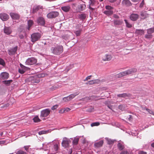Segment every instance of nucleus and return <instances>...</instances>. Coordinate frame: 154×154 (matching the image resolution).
Instances as JSON below:
<instances>
[{
  "label": "nucleus",
  "mask_w": 154,
  "mask_h": 154,
  "mask_svg": "<svg viewBox=\"0 0 154 154\" xmlns=\"http://www.w3.org/2000/svg\"><path fill=\"white\" fill-rule=\"evenodd\" d=\"M37 22L39 25H43L45 24V20L42 17H39L37 20Z\"/></svg>",
  "instance_id": "nucleus-20"
},
{
  "label": "nucleus",
  "mask_w": 154,
  "mask_h": 154,
  "mask_svg": "<svg viewBox=\"0 0 154 154\" xmlns=\"http://www.w3.org/2000/svg\"><path fill=\"white\" fill-rule=\"evenodd\" d=\"M113 16L115 18H118L119 17L116 14H114Z\"/></svg>",
  "instance_id": "nucleus-59"
},
{
  "label": "nucleus",
  "mask_w": 154,
  "mask_h": 154,
  "mask_svg": "<svg viewBox=\"0 0 154 154\" xmlns=\"http://www.w3.org/2000/svg\"><path fill=\"white\" fill-rule=\"evenodd\" d=\"M151 146L153 147H154V142L151 144Z\"/></svg>",
  "instance_id": "nucleus-64"
},
{
  "label": "nucleus",
  "mask_w": 154,
  "mask_h": 154,
  "mask_svg": "<svg viewBox=\"0 0 154 154\" xmlns=\"http://www.w3.org/2000/svg\"><path fill=\"white\" fill-rule=\"evenodd\" d=\"M40 82V80H37L35 82H34L35 83H38Z\"/></svg>",
  "instance_id": "nucleus-62"
},
{
  "label": "nucleus",
  "mask_w": 154,
  "mask_h": 154,
  "mask_svg": "<svg viewBox=\"0 0 154 154\" xmlns=\"http://www.w3.org/2000/svg\"><path fill=\"white\" fill-rule=\"evenodd\" d=\"M107 143L109 144H112L114 143V141L111 139H108L107 140Z\"/></svg>",
  "instance_id": "nucleus-49"
},
{
  "label": "nucleus",
  "mask_w": 154,
  "mask_h": 154,
  "mask_svg": "<svg viewBox=\"0 0 154 154\" xmlns=\"http://www.w3.org/2000/svg\"><path fill=\"white\" fill-rule=\"evenodd\" d=\"M123 22V21L122 20H115L114 21V24L115 25L119 26L121 25Z\"/></svg>",
  "instance_id": "nucleus-27"
},
{
  "label": "nucleus",
  "mask_w": 154,
  "mask_h": 154,
  "mask_svg": "<svg viewBox=\"0 0 154 154\" xmlns=\"http://www.w3.org/2000/svg\"><path fill=\"white\" fill-rule=\"evenodd\" d=\"M40 9H43V8L42 6L38 5L34 6L33 8V13H35L38 11Z\"/></svg>",
  "instance_id": "nucleus-22"
},
{
  "label": "nucleus",
  "mask_w": 154,
  "mask_h": 154,
  "mask_svg": "<svg viewBox=\"0 0 154 154\" xmlns=\"http://www.w3.org/2000/svg\"><path fill=\"white\" fill-rule=\"evenodd\" d=\"M105 8L107 10H112L113 9L112 7L109 5L106 6Z\"/></svg>",
  "instance_id": "nucleus-46"
},
{
  "label": "nucleus",
  "mask_w": 154,
  "mask_h": 154,
  "mask_svg": "<svg viewBox=\"0 0 154 154\" xmlns=\"http://www.w3.org/2000/svg\"><path fill=\"white\" fill-rule=\"evenodd\" d=\"M5 142L4 141H0V144H4Z\"/></svg>",
  "instance_id": "nucleus-60"
},
{
  "label": "nucleus",
  "mask_w": 154,
  "mask_h": 154,
  "mask_svg": "<svg viewBox=\"0 0 154 154\" xmlns=\"http://www.w3.org/2000/svg\"><path fill=\"white\" fill-rule=\"evenodd\" d=\"M137 69L135 68L131 69L120 72L116 75V77L120 78L126 75L134 74L137 72Z\"/></svg>",
  "instance_id": "nucleus-1"
},
{
  "label": "nucleus",
  "mask_w": 154,
  "mask_h": 154,
  "mask_svg": "<svg viewBox=\"0 0 154 154\" xmlns=\"http://www.w3.org/2000/svg\"><path fill=\"white\" fill-rule=\"evenodd\" d=\"M13 82V80H12L3 81L2 82V83L6 85V86H9L11 83Z\"/></svg>",
  "instance_id": "nucleus-25"
},
{
  "label": "nucleus",
  "mask_w": 154,
  "mask_h": 154,
  "mask_svg": "<svg viewBox=\"0 0 154 154\" xmlns=\"http://www.w3.org/2000/svg\"><path fill=\"white\" fill-rule=\"evenodd\" d=\"M91 3H90V6H92L94 5V3L93 2L91 1H90Z\"/></svg>",
  "instance_id": "nucleus-58"
},
{
  "label": "nucleus",
  "mask_w": 154,
  "mask_h": 154,
  "mask_svg": "<svg viewBox=\"0 0 154 154\" xmlns=\"http://www.w3.org/2000/svg\"><path fill=\"white\" fill-rule=\"evenodd\" d=\"M135 33L138 35H141L143 34H144V30L143 29H136L135 31Z\"/></svg>",
  "instance_id": "nucleus-29"
},
{
  "label": "nucleus",
  "mask_w": 154,
  "mask_h": 154,
  "mask_svg": "<svg viewBox=\"0 0 154 154\" xmlns=\"http://www.w3.org/2000/svg\"><path fill=\"white\" fill-rule=\"evenodd\" d=\"M63 100L64 102H67L70 101L69 99L68 96L63 98Z\"/></svg>",
  "instance_id": "nucleus-45"
},
{
  "label": "nucleus",
  "mask_w": 154,
  "mask_h": 154,
  "mask_svg": "<svg viewBox=\"0 0 154 154\" xmlns=\"http://www.w3.org/2000/svg\"><path fill=\"white\" fill-rule=\"evenodd\" d=\"M81 31V29H79L78 30L74 31V32L76 35V36H78L80 35Z\"/></svg>",
  "instance_id": "nucleus-39"
},
{
  "label": "nucleus",
  "mask_w": 154,
  "mask_h": 154,
  "mask_svg": "<svg viewBox=\"0 0 154 154\" xmlns=\"http://www.w3.org/2000/svg\"><path fill=\"white\" fill-rule=\"evenodd\" d=\"M87 16V14H82L79 16V18L80 19L83 20L85 19Z\"/></svg>",
  "instance_id": "nucleus-26"
},
{
  "label": "nucleus",
  "mask_w": 154,
  "mask_h": 154,
  "mask_svg": "<svg viewBox=\"0 0 154 154\" xmlns=\"http://www.w3.org/2000/svg\"><path fill=\"white\" fill-rule=\"evenodd\" d=\"M4 32L7 35L11 34L12 32V30L10 27L5 26L4 29Z\"/></svg>",
  "instance_id": "nucleus-17"
},
{
  "label": "nucleus",
  "mask_w": 154,
  "mask_h": 154,
  "mask_svg": "<svg viewBox=\"0 0 154 154\" xmlns=\"http://www.w3.org/2000/svg\"><path fill=\"white\" fill-rule=\"evenodd\" d=\"M146 110L150 114L154 116V112L152 110L148 108H146Z\"/></svg>",
  "instance_id": "nucleus-42"
},
{
  "label": "nucleus",
  "mask_w": 154,
  "mask_h": 154,
  "mask_svg": "<svg viewBox=\"0 0 154 154\" xmlns=\"http://www.w3.org/2000/svg\"><path fill=\"white\" fill-rule=\"evenodd\" d=\"M58 105H55L51 107V109L53 110L56 109L58 107Z\"/></svg>",
  "instance_id": "nucleus-50"
},
{
  "label": "nucleus",
  "mask_w": 154,
  "mask_h": 154,
  "mask_svg": "<svg viewBox=\"0 0 154 154\" xmlns=\"http://www.w3.org/2000/svg\"><path fill=\"white\" fill-rule=\"evenodd\" d=\"M144 4V1L143 0L142 1L141 3H140V7H142V6H143V5Z\"/></svg>",
  "instance_id": "nucleus-57"
},
{
  "label": "nucleus",
  "mask_w": 154,
  "mask_h": 154,
  "mask_svg": "<svg viewBox=\"0 0 154 154\" xmlns=\"http://www.w3.org/2000/svg\"><path fill=\"white\" fill-rule=\"evenodd\" d=\"M146 152L143 151H140L138 152V154H146Z\"/></svg>",
  "instance_id": "nucleus-52"
},
{
  "label": "nucleus",
  "mask_w": 154,
  "mask_h": 154,
  "mask_svg": "<svg viewBox=\"0 0 154 154\" xmlns=\"http://www.w3.org/2000/svg\"><path fill=\"white\" fill-rule=\"evenodd\" d=\"M153 35L152 34H149L148 33L145 35V38L147 39H150L152 38Z\"/></svg>",
  "instance_id": "nucleus-38"
},
{
  "label": "nucleus",
  "mask_w": 154,
  "mask_h": 154,
  "mask_svg": "<svg viewBox=\"0 0 154 154\" xmlns=\"http://www.w3.org/2000/svg\"><path fill=\"white\" fill-rule=\"evenodd\" d=\"M140 16L143 18H146L147 15V14H146V11H142L140 12Z\"/></svg>",
  "instance_id": "nucleus-35"
},
{
  "label": "nucleus",
  "mask_w": 154,
  "mask_h": 154,
  "mask_svg": "<svg viewBox=\"0 0 154 154\" xmlns=\"http://www.w3.org/2000/svg\"><path fill=\"white\" fill-rule=\"evenodd\" d=\"M51 51V52L55 55H59L63 51V47L61 45H57L55 47H52Z\"/></svg>",
  "instance_id": "nucleus-2"
},
{
  "label": "nucleus",
  "mask_w": 154,
  "mask_h": 154,
  "mask_svg": "<svg viewBox=\"0 0 154 154\" xmlns=\"http://www.w3.org/2000/svg\"><path fill=\"white\" fill-rule=\"evenodd\" d=\"M120 154H128V153L127 151H123Z\"/></svg>",
  "instance_id": "nucleus-55"
},
{
  "label": "nucleus",
  "mask_w": 154,
  "mask_h": 154,
  "mask_svg": "<svg viewBox=\"0 0 154 154\" xmlns=\"http://www.w3.org/2000/svg\"><path fill=\"white\" fill-rule=\"evenodd\" d=\"M103 143V141L101 140L100 141L95 143L94 144L95 147L99 148L101 147Z\"/></svg>",
  "instance_id": "nucleus-23"
},
{
  "label": "nucleus",
  "mask_w": 154,
  "mask_h": 154,
  "mask_svg": "<svg viewBox=\"0 0 154 154\" xmlns=\"http://www.w3.org/2000/svg\"><path fill=\"white\" fill-rule=\"evenodd\" d=\"M59 13L57 11H52L48 14L47 17L48 18H54L58 16Z\"/></svg>",
  "instance_id": "nucleus-6"
},
{
  "label": "nucleus",
  "mask_w": 154,
  "mask_h": 154,
  "mask_svg": "<svg viewBox=\"0 0 154 154\" xmlns=\"http://www.w3.org/2000/svg\"><path fill=\"white\" fill-rule=\"evenodd\" d=\"M51 131L50 130H48L46 131H42L38 132V134L39 135H41L44 134H47L49 133H50Z\"/></svg>",
  "instance_id": "nucleus-32"
},
{
  "label": "nucleus",
  "mask_w": 154,
  "mask_h": 154,
  "mask_svg": "<svg viewBox=\"0 0 154 154\" xmlns=\"http://www.w3.org/2000/svg\"><path fill=\"white\" fill-rule=\"evenodd\" d=\"M86 84L87 85H94V80H91L90 81H89L88 82H87L86 83Z\"/></svg>",
  "instance_id": "nucleus-47"
},
{
  "label": "nucleus",
  "mask_w": 154,
  "mask_h": 154,
  "mask_svg": "<svg viewBox=\"0 0 154 154\" xmlns=\"http://www.w3.org/2000/svg\"><path fill=\"white\" fill-rule=\"evenodd\" d=\"M86 8V5L84 4H81L76 8V10L77 12H79L85 10Z\"/></svg>",
  "instance_id": "nucleus-10"
},
{
  "label": "nucleus",
  "mask_w": 154,
  "mask_h": 154,
  "mask_svg": "<svg viewBox=\"0 0 154 154\" xmlns=\"http://www.w3.org/2000/svg\"><path fill=\"white\" fill-rule=\"evenodd\" d=\"M109 2H115L116 0H109Z\"/></svg>",
  "instance_id": "nucleus-61"
},
{
  "label": "nucleus",
  "mask_w": 154,
  "mask_h": 154,
  "mask_svg": "<svg viewBox=\"0 0 154 154\" xmlns=\"http://www.w3.org/2000/svg\"><path fill=\"white\" fill-rule=\"evenodd\" d=\"M122 3L123 5L127 6H130L131 5V2L129 0H123L122 2Z\"/></svg>",
  "instance_id": "nucleus-21"
},
{
  "label": "nucleus",
  "mask_w": 154,
  "mask_h": 154,
  "mask_svg": "<svg viewBox=\"0 0 154 154\" xmlns=\"http://www.w3.org/2000/svg\"><path fill=\"white\" fill-rule=\"evenodd\" d=\"M20 66L21 68L19 69V72L21 74H23L27 70V68L21 63L20 64Z\"/></svg>",
  "instance_id": "nucleus-12"
},
{
  "label": "nucleus",
  "mask_w": 154,
  "mask_h": 154,
  "mask_svg": "<svg viewBox=\"0 0 154 154\" xmlns=\"http://www.w3.org/2000/svg\"><path fill=\"white\" fill-rule=\"evenodd\" d=\"M118 146L119 149L120 150H122L124 148V146L123 145L120 143H118Z\"/></svg>",
  "instance_id": "nucleus-41"
},
{
  "label": "nucleus",
  "mask_w": 154,
  "mask_h": 154,
  "mask_svg": "<svg viewBox=\"0 0 154 154\" xmlns=\"http://www.w3.org/2000/svg\"><path fill=\"white\" fill-rule=\"evenodd\" d=\"M112 58V56L110 54H106L103 56L102 57V59L104 61H109Z\"/></svg>",
  "instance_id": "nucleus-15"
},
{
  "label": "nucleus",
  "mask_w": 154,
  "mask_h": 154,
  "mask_svg": "<svg viewBox=\"0 0 154 154\" xmlns=\"http://www.w3.org/2000/svg\"><path fill=\"white\" fill-rule=\"evenodd\" d=\"M124 21L126 24V26L128 28H130L132 27V25L128 22L126 20H125Z\"/></svg>",
  "instance_id": "nucleus-40"
},
{
  "label": "nucleus",
  "mask_w": 154,
  "mask_h": 154,
  "mask_svg": "<svg viewBox=\"0 0 154 154\" xmlns=\"http://www.w3.org/2000/svg\"><path fill=\"white\" fill-rule=\"evenodd\" d=\"M71 109L68 107L63 108L61 109L59 111V113L61 114H63L66 112H69Z\"/></svg>",
  "instance_id": "nucleus-19"
},
{
  "label": "nucleus",
  "mask_w": 154,
  "mask_h": 154,
  "mask_svg": "<svg viewBox=\"0 0 154 154\" xmlns=\"http://www.w3.org/2000/svg\"><path fill=\"white\" fill-rule=\"evenodd\" d=\"M119 108L122 110H123V106L122 105H120L119 106Z\"/></svg>",
  "instance_id": "nucleus-56"
},
{
  "label": "nucleus",
  "mask_w": 154,
  "mask_h": 154,
  "mask_svg": "<svg viewBox=\"0 0 154 154\" xmlns=\"http://www.w3.org/2000/svg\"><path fill=\"white\" fill-rule=\"evenodd\" d=\"M91 76H92V75H90V76H88L84 80V81H87L88 79H91Z\"/></svg>",
  "instance_id": "nucleus-51"
},
{
  "label": "nucleus",
  "mask_w": 154,
  "mask_h": 154,
  "mask_svg": "<svg viewBox=\"0 0 154 154\" xmlns=\"http://www.w3.org/2000/svg\"><path fill=\"white\" fill-rule=\"evenodd\" d=\"M117 96L119 97L128 98L130 97L131 96V95L130 94L124 93L118 94Z\"/></svg>",
  "instance_id": "nucleus-18"
},
{
  "label": "nucleus",
  "mask_w": 154,
  "mask_h": 154,
  "mask_svg": "<svg viewBox=\"0 0 154 154\" xmlns=\"http://www.w3.org/2000/svg\"><path fill=\"white\" fill-rule=\"evenodd\" d=\"M79 140V139L78 138H75L72 142L73 144L74 145H76L78 143Z\"/></svg>",
  "instance_id": "nucleus-37"
},
{
  "label": "nucleus",
  "mask_w": 154,
  "mask_h": 154,
  "mask_svg": "<svg viewBox=\"0 0 154 154\" xmlns=\"http://www.w3.org/2000/svg\"><path fill=\"white\" fill-rule=\"evenodd\" d=\"M154 32V27L150 28L147 29V33L149 34H152Z\"/></svg>",
  "instance_id": "nucleus-34"
},
{
  "label": "nucleus",
  "mask_w": 154,
  "mask_h": 154,
  "mask_svg": "<svg viewBox=\"0 0 154 154\" xmlns=\"http://www.w3.org/2000/svg\"><path fill=\"white\" fill-rule=\"evenodd\" d=\"M33 23V21L31 20H29L28 21V26L27 29L30 30L31 27Z\"/></svg>",
  "instance_id": "nucleus-30"
},
{
  "label": "nucleus",
  "mask_w": 154,
  "mask_h": 154,
  "mask_svg": "<svg viewBox=\"0 0 154 154\" xmlns=\"http://www.w3.org/2000/svg\"><path fill=\"white\" fill-rule=\"evenodd\" d=\"M19 37L20 38H23V36L22 35H20Z\"/></svg>",
  "instance_id": "nucleus-63"
},
{
  "label": "nucleus",
  "mask_w": 154,
  "mask_h": 154,
  "mask_svg": "<svg viewBox=\"0 0 154 154\" xmlns=\"http://www.w3.org/2000/svg\"><path fill=\"white\" fill-rule=\"evenodd\" d=\"M9 74L6 72H2L0 74V79L2 80L7 79L9 77Z\"/></svg>",
  "instance_id": "nucleus-11"
},
{
  "label": "nucleus",
  "mask_w": 154,
  "mask_h": 154,
  "mask_svg": "<svg viewBox=\"0 0 154 154\" xmlns=\"http://www.w3.org/2000/svg\"><path fill=\"white\" fill-rule=\"evenodd\" d=\"M29 146H24V148L25 149V150L26 151H27L28 150V149L29 148Z\"/></svg>",
  "instance_id": "nucleus-54"
},
{
  "label": "nucleus",
  "mask_w": 154,
  "mask_h": 154,
  "mask_svg": "<svg viewBox=\"0 0 154 154\" xmlns=\"http://www.w3.org/2000/svg\"><path fill=\"white\" fill-rule=\"evenodd\" d=\"M9 18V16L6 13H2L0 14V18L3 21H6Z\"/></svg>",
  "instance_id": "nucleus-8"
},
{
  "label": "nucleus",
  "mask_w": 154,
  "mask_h": 154,
  "mask_svg": "<svg viewBox=\"0 0 154 154\" xmlns=\"http://www.w3.org/2000/svg\"><path fill=\"white\" fill-rule=\"evenodd\" d=\"M139 16L137 14H132L130 16V19L133 21H136L139 18Z\"/></svg>",
  "instance_id": "nucleus-14"
},
{
  "label": "nucleus",
  "mask_w": 154,
  "mask_h": 154,
  "mask_svg": "<svg viewBox=\"0 0 154 154\" xmlns=\"http://www.w3.org/2000/svg\"><path fill=\"white\" fill-rule=\"evenodd\" d=\"M97 97V96L93 95L89 97H86L83 98L80 100L81 101H87L89 100L96 99Z\"/></svg>",
  "instance_id": "nucleus-16"
},
{
  "label": "nucleus",
  "mask_w": 154,
  "mask_h": 154,
  "mask_svg": "<svg viewBox=\"0 0 154 154\" xmlns=\"http://www.w3.org/2000/svg\"><path fill=\"white\" fill-rule=\"evenodd\" d=\"M61 9L65 12H68L70 9V7L69 6H64L61 7Z\"/></svg>",
  "instance_id": "nucleus-24"
},
{
  "label": "nucleus",
  "mask_w": 154,
  "mask_h": 154,
  "mask_svg": "<svg viewBox=\"0 0 154 154\" xmlns=\"http://www.w3.org/2000/svg\"><path fill=\"white\" fill-rule=\"evenodd\" d=\"M41 37V35L38 32H36L32 34L31 36V41L33 43L38 40Z\"/></svg>",
  "instance_id": "nucleus-3"
},
{
  "label": "nucleus",
  "mask_w": 154,
  "mask_h": 154,
  "mask_svg": "<svg viewBox=\"0 0 154 154\" xmlns=\"http://www.w3.org/2000/svg\"><path fill=\"white\" fill-rule=\"evenodd\" d=\"M71 143V141L66 137L63 138L62 143V145L63 147H68L69 146V143Z\"/></svg>",
  "instance_id": "nucleus-5"
},
{
  "label": "nucleus",
  "mask_w": 154,
  "mask_h": 154,
  "mask_svg": "<svg viewBox=\"0 0 154 154\" xmlns=\"http://www.w3.org/2000/svg\"><path fill=\"white\" fill-rule=\"evenodd\" d=\"M10 15L13 20H18L20 17V15L17 13L14 12H11L10 14Z\"/></svg>",
  "instance_id": "nucleus-9"
},
{
  "label": "nucleus",
  "mask_w": 154,
  "mask_h": 154,
  "mask_svg": "<svg viewBox=\"0 0 154 154\" xmlns=\"http://www.w3.org/2000/svg\"><path fill=\"white\" fill-rule=\"evenodd\" d=\"M79 94V93L76 92L75 94H71L69 96H68L69 99L70 101L74 98L76 96L78 95Z\"/></svg>",
  "instance_id": "nucleus-28"
},
{
  "label": "nucleus",
  "mask_w": 154,
  "mask_h": 154,
  "mask_svg": "<svg viewBox=\"0 0 154 154\" xmlns=\"http://www.w3.org/2000/svg\"><path fill=\"white\" fill-rule=\"evenodd\" d=\"M5 64L4 61L1 58H0V64L3 65Z\"/></svg>",
  "instance_id": "nucleus-53"
},
{
  "label": "nucleus",
  "mask_w": 154,
  "mask_h": 154,
  "mask_svg": "<svg viewBox=\"0 0 154 154\" xmlns=\"http://www.w3.org/2000/svg\"><path fill=\"white\" fill-rule=\"evenodd\" d=\"M37 61L36 59L34 57H31L28 58L26 60L25 63L26 65H31L35 64Z\"/></svg>",
  "instance_id": "nucleus-4"
},
{
  "label": "nucleus",
  "mask_w": 154,
  "mask_h": 154,
  "mask_svg": "<svg viewBox=\"0 0 154 154\" xmlns=\"http://www.w3.org/2000/svg\"><path fill=\"white\" fill-rule=\"evenodd\" d=\"M50 112V110L47 109L43 110L41 112L40 116L42 117H45L48 116Z\"/></svg>",
  "instance_id": "nucleus-7"
},
{
  "label": "nucleus",
  "mask_w": 154,
  "mask_h": 154,
  "mask_svg": "<svg viewBox=\"0 0 154 154\" xmlns=\"http://www.w3.org/2000/svg\"><path fill=\"white\" fill-rule=\"evenodd\" d=\"M33 120L35 122H38L41 121L40 119H39L38 116L35 117L33 119Z\"/></svg>",
  "instance_id": "nucleus-36"
},
{
  "label": "nucleus",
  "mask_w": 154,
  "mask_h": 154,
  "mask_svg": "<svg viewBox=\"0 0 154 154\" xmlns=\"http://www.w3.org/2000/svg\"><path fill=\"white\" fill-rule=\"evenodd\" d=\"M59 145L60 144L58 142H57L54 145V148L55 151H57L58 150Z\"/></svg>",
  "instance_id": "nucleus-33"
},
{
  "label": "nucleus",
  "mask_w": 154,
  "mask_h": 154,
  "mask_svg": "<svg viewBox=\"0 0 154 154\" xmlns=\"http://www.w3.org/2000/svg\"><path fill=\"white\" fill-rule=\"evenodd\" d=\"M16 154H27V153L26 152L22 150H19L17 152Z\"/></svg>",
  "instance_id": "nucleus-44"
},
{
  "label": "nucleus",
  "mask_w": 154,
  "mask_h": 154,
  "mask_svg": "<svg viewBox=\"0 0 154 154\" xmlns=\"http://www.w3.org/2000/svg\"><path fill=\"white\" fill-rule=\"evenodd\" d=\"M104 13L107 15H110L113 13L112 10H107L104 12Z\"/></svg>",
  "instance_id": "nucleus-31"
},
{
  "label": "nucleus",
  "mask_w": 154,
  "mask_h": 154,
  "mask_svg": "<svg viewBox=\"0 0 154 154\" xmlns=\"http://www.w3.org/2000/svg\"><path fill=\"white\" fill-rule=\"evenodd\" d=\"M100 125V123L99 122H94L92 123L91 124V126L93 127L95 126H98Z\"/></svg>",
  "instance_id": "nucleus-48"
},
{
  "label": "nucleus",
  "mask_w": 154,
  "mask_h": 154,
  "mask_svg": "<svg viewBox=\"0 0 154 154\" xmlns=\"http://www.w3.org/2000/svg\"><path fill=\"white\" fill-rule=\"evenodd\" d=\"M18 48L17 46H16L14 48L10 49L8 50V54L9 55H13L15 54Z\"/></svg>",
  "instance_id": "nucleus-13"
},
{
  "label": "nucleus",
  "mask_w": 154,
  "mask_h": 154,
  "mask_svg": "<svg viewBox=\"0 0 154 154\" xmlns=\"http://www.w3.org/2000/svg\"><path fill=\"white\" fill-rule=\"evenodd\" d=\"M93 80L94 84H98L101 83L99 79H94Z\"/></svg>",
  "instance_id": "nucleus-43"
}]
</instances>
